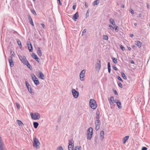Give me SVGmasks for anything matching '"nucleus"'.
Segmentation results:
<instances>
[{"label": "nucleus", "mask_w": 150, "mask_h": 150, "mask_svg": "<svg viewBox=\"0 0 150 150\" xmlns=\"http://www.w3.org/2000/svg\"><path fill=\"white\" fill-rule=\"evenodd\" d=\"M87 138L88 140H90L92 138L93 133V128L92 127L89 128L87 130Z\"/></svg>", "instance_id": "1"}, {"label": "nucleus", "mask_w": 150, "mask_h": 150, "mask_svg": "<svg viewBox=\"0 0 150 150\" xmlns=\"http://www.w3.org/2000/svg\"><path fill=\"white\" fill-rule=\"evenodd\" d=\"M89 104L91 108L93 109H96L97 107L96 103L95 100L93 99L90 100Z\"/></svg>", "instance_id": "2"}, {"label": "nucleus", "mask_w": 150, "mask_h": 150, "mask_svg": "<svg viewBox=\"0 0 150 150\" xmlns=\"http://www.w3.org/2000/svg\"><path fill=\"white\" fill-rule=\"evenodd\" d=\"M31 118L35 120L39 119L40 117V115L39 113H30Z\"/></svg>", "instance_id": "3"}, {"label": "nucleus", "mask_w": 150, "mask_h": 150, "mask_svg": "<svg viewBox=\"0 0 150 150\" xmlns=\"http://www.w3.org/2000/svg\"><path fill=\"white\" fill-rule=\"evenodd\" d=\"M40 145V142L39 140L36 138H35L33 139V146L36 147L37 148H39Z\"/></svg>", "instance_id": "4"}, {"label": "nucleus", "mask_w": 150, "mask_h": 150, "mask_svg": "<svg viewBox=\"0 0 150 150\" xmlns=\"http://www.w3.org/2000/svg\"><path fill=\"white\" fill-rule=\"evenodd\" d=\"M95 67L97 69H98V71H99L101 68V61L99 59H98L97 60L96 63L95 64Z\"/></svg>", "instance_id": "5"}, {"label": "nucleus", "mask_w": 150, "mask_h": 150, "mask_svg": "<svg viewBox=\"0 0 150 150\" xmlns=\"http://www.w3.org/2000/svg\"><path fill=\"white\" fill-rule=\"evenodd\" d=\"M72 93L73 97L75 98H77L79 95V93L76 91L75 89H73L72 90Z\"/></svg>", "instance_id": "6"}, {"label": "nucleus", "mask_w": 150, "mask_h": 150, "mask_svg": "<svg viewBox=\"0 0 150 150\" xmlns=\"http://www.w3.org/2000/svg\"><path fill=\"white\" fill-rule=\"evenodd\" d=\"M86 71L83 70L80 73V79L81 81H83L84 80V77L85 76L84 74L85 73Z\"/></svg>", "instance_id": "7"}, {"label": "nucleus", "mask_w": 150, "mask_h": 150, "mask_svg": "<svg viewBox=\"0 0 150 150\" xmlns=\"http://www.w3.org/2000/svg\"><path fill=\"white\" fill-rule=\"evenodd\" d=\"M96 130H98L99 129L100 127V120H96Z\"/></svg>", "instance_id": "8"}, {"label": "nucleus", "mask_w": 150, "mask_h": 150, "mask_svg": "<svg viewBox=\"0 0 150 150\" xmlns=\"http://www.w3.org/2000/svg\"><path fill=\"white\" fill-rule=\"evenodd\" d=\"M8 60L10 66L11 67H13L14 66V62L13 61L12 59V57H9L8 58Z\"/></svg>", "instance_id": "9"}, {"label": "nucleus", "mask_w": 150, "mask_h": 150, "mask_svg": "<svg viewBox=\"0 0 150 150\" xmlns=\"http://www.w3.org/2000/svg\"><path fill=\"white\" fill-rule=\"evenodd\" d=\"M79 17V13L78 12H76L72 18L73 19L74 21H76V20Z\"/></svg>", "instance_id": "10"}, {"label": "nucleus", "mask_w": 150, "mask_h": 150, "mask_svg": "<svg viewBox=\"0 0 150 150\" xmlns=\"http://www.w3.org/2000/svg\"><path fill=\"white\" fill-rule=\"evenodd\" d=\"M135 45H137L138 47L139 48L141 47L142 45V43L140 41L137 40L135 41Z\"/></svg>", "instance_id": "11"}, {"label": "nucleus", "mask_w": 150, "mask_h": 150, "mask_svg": "<svg viewBox=\"0 0 150 150\" xmlns=\"http://www.w3.org/2000/svg\"><path fill=\"white\" fill-rule=\"evenodd\" d=\"M28 18L30 23L32 25L34 26V24L33 22L32 18H31V16L30 15H29L28 16Z\"/></svg>", "instance_id": "12"}, {"label": "nucleus", "mask_w": 150, "mask_h": 150, "mask_svg": "<svg viewBox=\"0 0 150 150\" xmlns=\"http://www.w3.org/2000/svg\"><path fill=\"white\" fill-rule=\"evenodd\" d=\"M100 137L101 140H102L104 138V133L103 130H102L100 132Z\"/></svg>", "instance_id": "13"}, {"label": "nucleus", "mask_w": 150, "mask_h": 150, "mask_svg": "<svg viewBox=\"0 0 150 150\" xmlns=\"http://www.w3.org/2000/svg\"><path fill=\"white\" fill-rule=\"evenodd\" d=\"M21 61L24 64H25L28 61L26 59L25 57L24 56L23 57V59Z\"/></svg>", "instance_id": "14"}, {"label": "nucleus", "mask_w": 150, "mask_h": 150, "mask_svg": "<svg viewBox=\"0 0 150 150\" xmlns=\"http://www.w3.org/2000/svg\"><path fill=\"white\" fill-rule=\"evenodd\" d=\"M115 102L116 103L117 106L118 107V108L120 109H121L122 108V106H121V102L118 100H117V101H115Z\"/></svg>", "instance_id": "15"}, {"label": "nucleus", "mask_w": 150, "mask_h": 150, "mask_svg": "<svg viewBox=\"0 0 150 150\" xmlns=\"http://www.w3.org/2000/svg\"><path fill=\"white\" fill-rule=\"evenodd\" d=\"M0 150H4V147L3 146V142L1 137H0Z\"/></svg>", "instance_id": "16"}, {"label": "nucleus", "mask_w": 150, "mask_h": 150, "mask_svg": "<svg viewBox=\"0 0 150 150\" xmlns=\"http://www.w3.org/2000/svg\"><path fill=\"white\" fill-rule=\"evenodd\" d=\"M69 146H74V142L72 139L69 140Z\"/></svg>", "instance_id": "17"}, {"label": "nucleus", "mask_w": 150, "mask_h": 150, "mask_svg": "<svg viewBox=\"0 0 150 150\" xmlns=\"http://www.w3.org/2000/svg\"><path fill=\"white\" fill-rule=\"evenodd\" d=\"M39 74L40 75L39 77L42 79H45V78L43 74L40 71H39Z\"/></svg>", "instance_id": "18"}, {"label": "nucleus", "mask_w": 150, "mask_h": 150, "mask_svg": "<svg viewBox=\"0 0 150 150\" xmlns=\"http://www.w3.org/2000/svg\"><path fill=\"white\" fill-rule=\"evenodd\" d=\"M129 136H126L123 138V143L124 144L126 142L127 140L129 138Z\"/></svg>", "instance_id": "19"}, {"label": "nucleus", "mask_w": 150, "mask_h": 150, "mask_svg": "<svg viewBox=\"0 0 150 150\" xmlns=\"http://www.w3.org/2000/svg\"><path fill=\"white\" fill-rule=\"evenodd\" d=\"M37 53L40 57H41L42 55V54L41 51L40 50V48L38 47L37 51Z\"/></svg>", "instance_id": "20"}, {"label": "nucleus", "mask_w": 150, "mask_h": 150, "mask_svg": "<svg viewBox=\"0 0 150 150\" xmlns=\"http://www.w3.org/2000/svg\"><path fill=\"white\" fill-rule=\"evenodd\" d=\"M34 127L35 129H36L39 125V123L37 122H34L33 123Z\"/></svg>", "instance_id": "21"}, {"label": "nucleus", "mask_w": 150, "mask_h": 150, "mask_svg": "<svg viewBox=\"0 0 150 150\" xmlns=\"http://www.w3.org/2000/svg\"><path fill=\"white\" fill-rule=\"evenodd\" d=\"M30 45L31 46L30 49V47L29 46V44L28 43H27V45L28 47V49L30 52H32L33 51V47L31 44L30 43Z\"/></svg>", "instance_id": "22"}, {"label": "nucleus", "mask_w": 150, "mask_h": 150, "mask_svg": "<svg viewBox=\"0 0 150 150\" xmlns=\"http://www.w3.org/2000/svg\"><path fill=\"white\" fill-rule=\"evenodd\" d=\"M110 21L111 24L113 26L115 25V23L113 19L110 18Z\"/></svg>", "instance_id": "23"}, {"label": "nucleus", "mask_w": 150, "mask_h": 150, "mask_svg": "<svg viewBox=\"0 0 150 150\" xmlns=\"http://www.w3.org/2000/svg\"><path fill=\"white\" fill-rule=\"evenodd\" d=\"M34 82L35 84L36 85H38L40 84L39 81L37 78V79H35V80H34Z\"/></svg>", "instance_id": "24"}, {"label": "nucleus", "mask_w": 150, "mask_h": 150, "mask_svg": "<svg viewBox=\"0 0 150 150\" xmlns=\"http://www.w3.org/2000/svg\"><path fill=\"white\" fill-rule=\"evenodd\" d=\"M112 59L113 61V62L115 64H117V63L118 62L116 58L112 57Z\"/></svg>", "instance_id": "25"}, {"label": "nucleus", "mask_w": 150, "mask_h": 150, "mask_svg": "<svg viewBox=\"0 0 150 150\" xmlns=\"http://www.w3.org/2000/svg\"><path fill=\"white\" fill-rule=\"evenodd\" d=\"M121 74L122 77L124 79L126 80L127 79V78L124 73L123 72H121Z\"/></svg>", "instance_id": "26"}, {"label": "nucleus", "mask_w": 150, "mask_h": 150, "mask_svg": "<svg viewBox=\"0 0 150 150\" xmlns=\"http://www.w3.org/2000/svg\"><path fill=\"white\" fill-rule=\"evenodd\" d=\"M25 65H26L27 67L30 69H32V67L31 66V65L28 62H27V63L25 64Z\"/></svg>", "instance_id": "27"}, {"label": "nucleus", "mask_w": 150, "mask_h": 150, "mask_svg": "<svg viewBox=\"0 0 150 150\" xmlns=\"http://www.w3.org/2000/svg\"><path fill=\"white\" fill-rule=\"evenodd\" d=\"M100 3V0H96L93 2V5L94 6L95 5H97L99 4Z\"/></svg>", "instance_id": "28"}, {"label": "nucleus", "mask_w": 150, "mask_h": 150, "mask_svg": "<svg viewBox=\"0 0 150 150\" xmlns=\"http://www.w3.org/2000/svg\"><path fill=\"white\" fill-rule=\"evenodd\" d=\"M16 121L17 123L20 126L22 125H23V124L22 123V122L20 120H17Z\"/></svg>", "instance_id": "29"}, {"label": "nucleus", "mask_w": 150, "mask_h": 150, "mask_svg": "<svg viewBox=\"0 0 150 150\" xmlns=\"http://www.w3.org/2000/svg\"><path fill=\"white\" fill-rule=\"evenodd\" d=\"M99 115H100V113H96V120H99Z\"/></svg>", "instance_id": "30"}, {"label": "nucleus", "mask_w": 150, "mask_h": 150, "mask_svg": "<svg viewBox=\"0 0 150 150\" xmlns=\"http://www.w3.org/2000/svg\"><path fill=\"white\" fill-rule=\"evenodd\" d=\"M81 149V146H77L75 147L74 150H80Z\"/></svg>", "instance_id": "31"}, {"label": "nucleus", "mask_w": 150, "mask_h": 150, "mask_svg": "<svg viewBox=\"0 0 150 150\" xmlns=\"http://www.w3.org/2000/svg\"><path fill=\"white\" fill-rule=\"evenodd\" d=\"M31 56L32 57L35 59L37 58V55L34 53H32Z\"/></svg>", "instance_id": "32"}, {"label": "nucleus", "mask_w": 150, "mask_h": 150, "mask_svg": "<svg viewBox=\"0 0 150 150\" xmlns=\"http://www.w3.org/2000/svg\"><path fill=\"white\" fill-rule=\"evenodd\" d=\"M103 39L104 40H108V37L107 35H104L103 37Z\"/></svg>", "instance_id": "33"}, {"label": "nucleus", "mask_w": 150, "mask_h": 150, "mask_svg": "<svg viewBox=\"0 0 150 150\" xmlns=\"http://www.w3.org/2000/svg\"><path fill=\"white\" fill-rule=\"evenodd\" d=\"M10 54L11 56L10 57H12L15 55V53L13 51H11Z\"/></svg>", "instance_id": "34"}, {"label": "nucleus", "mask_w": 150, "mask_h": 150, "mask_svg": "<svg viewBox=\"0 0 150 150\" xmlns=\"http://www.w3.org/2000/svg\"><path fill=\"white\" fill-rule=\"evenodd\" d=\"M25 83L26 85L27 88H29V87H30V86L27 81H25Z\"/></svg>", "instance_id": "35"}, {"label": "nucleus", "mask_w": 150, "mask_h": 150, "mask_svg": "<svg viewBox=\"0 0 150 150\" xmlns=\"http://www.w3.org/2000/svg\"><path fill=\"white\" fill-rule=\"evenodd\" d=\"M74 146H68L69 150H73Z\"/></svg>", "instance_id": "36"}, {"label": "nucleus", "mask_w": 150, "mask_h": 150, "mask_svg": "<svg viewBox=\"0 0 150 150\" xmlns=\"http://www.w3.org/2000/svg\"><path fill=\"white\" fill-rule=\"evenodd\" d=\"M16 41H17V43L18 44V45H19V46L20 45H22L21 42L19 39H17Z\"/></svg>", "instance_id": "37"}, {"label": "nucleus", "mask_w": 150, "mask_h": 150, "mask_svg": "<svg viewBox=\"0 0 150 150\" xmlns=\"http://www.w3.org/2000/svg\"><path fill=\"white\" fill-rule=\"evenodd\" d=\"M28 91H29V92L31 93H33L32 92V89L31 88V86H30V87H29V88H28Z\"/></svg>", "instance_id": "38"}, {"label": "nucleus", "mask_w": 150, "mask_h": 150, "mask_svg": "<svg viewBox=\"0 0 150 150\" xmlns=\"http://www.w3.org/2000/svg\"><path fill=\"white\" fill-rule=\"evenodd\" d=\"M129 12H130L132 14H134V10L132 8H130L129 9Z\"/></svg>", "instance_id": "39"}, {"label": "nucleus", "mask_w": 150, "mask_h": 150, "mask_svg": "<svg viewBox=\"0 0 150 150\" xmlns=\"http://www.w3.org/2000/svg\"><path fill=\"white\" fill-rule=\"evenodd\" d=\"M120 48L123 51H124L125 50V47H124L122 45H120Z\"/></svg>", "instance_id": "40"}, {"label": "nucleus", "mask_w": 150, "mask_h": 150, "mask_svg": "<svg viewBox=\"0 0 150 150\" xmlns=\"http://www.w3.org/2000/svg\"><path fill=\"white\" fill-rule=\"evenodd\" d=\"M114 26V28H115V31L116 32H117L118 31V27L116 25H115Z\"/></svg>", "instance_id": "41"}, {"label": "nucleus", "mask_w": 150, "mask_h": 150, "mask_svg": "<svg viewBox=\"0 0 150 150\" xmlns=\"http://www.w3.org/2000/svg\"><path fill=\"white\" fill-rule=\"evenodd\" d=\"M31 11L34 15H37V13L34 9L31 10Z\"/></svg>", "instance_id": "42"}, {"label": "nucleus", "mask_w": 150, "mask_h": 150, "mask_svg": "<svg viewBox=\"0 0 150 150\" xmlns=\"http://www.w3.org/2000/svg\"><path fill=\"white\" fill-rule=\"evenodd\" d=\"M109 27L112 30H113L114 28L112 25H109Z\"/></svg>", "instance_id": "43"}, {"label": "nucleus", "mask_w": 150, "mask_h": 150, "mask_svg": "<svg viewBox=\"0 0 150 150\" xmlns=\"http://www.w3.org/2000/svg\"><path fill=\"white\" fill-rule=\"evenodd\" d=\"M118 84L119 85V86L121 88H122V84L120 82H118Z\"/></svg>", "instance_id": "44"}, {"label": "nucleus", "mask_w": 150, "mask_h": 150, "mask_svg": "<svg viewBox=\"0 0 150 150\" xmlns=\"http://www.w3.org/2000/svg\"><path fill=\"white\" fill-rule=\"evenodd\" d=\"M117 78L119 80L121 81L122 82L123 81V80L120 76H118L117 77Z\"/></svg>", "instance_id": "45"}, {"label": "nucleus", "mask_w": 150, "mask_h": 150, "mask_svg": "<svg viewBox=\"0 0 150 150\" xmlns=\"http://www.w3.org/2000/svg\"><path fill=\"white\" fill-rule=\"evenodd\" d=\"M18 56L20 60L21 61H22V59H23V57L20 55H18Z\"/></svg>", "instance_id": "46"}, {"label": "nucleus", "mask_w": 150, "mask_h": 150, "mask_svg": "<svg viewBox=\"0 0 150 150\" xmlns=\"http://www.w3.org/2000/svg\"><path fill=\"white\" fill-rule=\"evenodd\" d=\"M57 150H63L62 147L61 146L59 147L57 149Z\"/></svg>", "instance_id": "47"}, {"label": "nucleus", "mask_w": 150, "mask_h": 150, "mask_svg": "<svg viewBox=\"0 0 150 150\" xmlns=\"http://www.w3.org/2000/svg\"><path fill=\"white\" fill-rule=\"evenodd\" d=\"M112 68L115 70L117 71V70H118V69H117V68L115 66H112Z\"/></svg>", "instance_id": "48"}, {"label": "nucleus", "mask_w": 150, "mask_h": 150, "mask_svg": "<svg viewBox=\"0 0 150 150\" xmlns=\"http://www.w3.org/2000/svg\"><path fill=\"white\" fill-rule=\"evenodd\" d=\"M16 105L18 109H19L20 108V105L18 103H16Z\"/></svg>", "instance_id": "49"}, {"label": "nucleus", "mask_w": 150, "mask_h": 150, "mask_svg": "<svg viewBox=\"0 0 150 150\" xmlns=\"http://www.w3.org/2000/svg\"><path fill=\"white\" fill-rule=\"evenodd\" d=\"M113 92L116 95H118V93L116 90L113 89Z\"/></svg>", "instance_id": "50"}, {"label": "nucleus", "mask_w": 150, "mask_h": 150, "mask_svg": "<svg viewBox=\"0 0 150 150\" xmlns=\"http://www.w3.org/2000/svg\"><path fill=\"white\" fill-rule=\"evenodd\" d=\"M37 79V78L35 76V75H34V76H32V79L33 80V81H34V80H35V79Z\"/></svg>", "instance_id": "51"}, {"label": "nucleus", "mask_w": 150, "mask_h": 150, "mask_svg": "<svg viewBox=\"0 0 150 150\" xmlns=\"http://www.w3.org/2000/svg\"><path fill=\"white\" fill-rule=\"evenodd\" d=\"M147 148L144 146L143 147L142 149V150H147Z\"/></svg>", "instance_id": "52"}, {"label": "nucleus", "mask_w": 150, "mask_h": 150, "mask_svg": "<svg viewBox=\"0 0 150 150\" xmlns=\"http://www.w3.org/2000/svg\"><path fill=\"white\" fill-rule=\"evenodd\" d=\"M86 32V29H84L83 30L82 32V35H84V34Z\"/></svg>", "instance_id": "53"}, {"label": "nucleus", "mask_w": 150, "mask_h": 150, "mask_svg": "<svg viewBox=\"0 0 150 150\" xmlns=\"http://www.w3.org/2000/svg\"><path fill=\"white\" fill-rule=\"evenodd\" d=\"M97 139H98V136H96L95 137V142H97Z\"/></svg>", "instance_id": "54"}, {"label": "nucleus", "mask_w": 150, "mask_h": 150, "mask_svg": "<svg viewBox=\"0 0 150 150\" xmlns=\"http://www.w3.org/2000/svg\"><path fill=\"white\" fill-rule=\"evenodd\" d=\"M110 62H109L108 64V68H110Z\"/></svg>", "instance_id": "55"}, {"label": "nucleus", "mask_w": 150, "mask_h": 150, "mask_svg": "<svg viewBox=\"0 0 150 150\" xmlns=\"http://www.w3.org/2000/svg\"><path fill=\"white\" fill-rule=\"evenodd\" d=\"M35 59L39 63V60L40 59L37 57V58Z\"/></svg>", "instance_id": "56"}, {"label": "nucleus", "mask_w": 150, "mask_h": 150, "mask_svg": "<svg viewBox=\"0 0 150 150\" xmlns=\"http://www.w3.org/2000/svg\"><path fill=\"white\" fill-rule=\"evenodd\" d=\"M41 25L45 29V25L43 23L41 24Z\"/></svg>", "instance_id": "57"}, {"label": "nucleus", "mask_w": 150, "mask_h": 150, "mask_svg": "<svg viewBox=\"0 0 150 150\" xmlns=\"http://www.w3.org/2000/svg\"><path fill=\"white\" fill-rule=\"evenodd\" d=\"M114 97L113 96H111L110 98V101H112V99H113Z\"/></svg>", "instance_id": "58"}, {"label": "nucleus", "mask_w": 150, "mask_h": 150, "mask_svg": "<svg viewBox=\"0 0 150 150\" xmlns=\"http://www.w3.org/2000/svg\"><path fill=\"white\" fill-rule=\"evenodd\" d=\"M109 103L110 105H112L114 103L113 102H112V101H111L109 100Z\"/></svg>", "instance_id": "59"}, {"label": "nucleus", "mask_w": 150, "mask_h": 150, "mask_svg": "<svg viewBox=\"0 0 150 150\" xmlns=\"http://www.w3.org/2000/svg\"><path fill=\"white\" fill-rule=\"evenodd\" d=\"M85 5L86 7V8H88V3L87 2H85Z\"/></svg>", "instance_id": "60"}, {"label": "nucleus", "mask_w": 150, "mask_h": 150, "mask_svg": "<svg viewBox=\"0 0 150 150\" xmlns=\"http://www.w3.org/2000/svg\"><path fill=\"white\" fill-rule=\"evenodd\" d=\"M88 11L89 9L87 11L86 13V16H88Z\"/></svg>", "instance_id": "61"}, {"label": "nucleus", "mask_w": 150, "mask_h": 150, "mask_svg": "<svg viewBox=\"0 0 150 150\" xmlns=\"http://www.w3.org/2000/svg\"><path fill=\"white\" fill-rule=\"evenodd\" d=\"M108 72L109 73H110L111 72V68H108Z\"/></svg>", "instance_id": "62"}, {"label": "nucleus", "mask_w": 150, "mask_h": 150, "mask_svg": "<svg viewBox=\"0 0 150 150\" xmlns=\"http://www.w3.org/2000/svg\"><path fill=\"white\" fill-rule=\"evenodd\" d=\"M73 8L74 10H75L76 9V6L74 5L73 6Z\"/></svg>", "instance_id": "63"}, {"label": "nucleus", "mask_w": 150, "mask_h": 150, "mask_svg": "<svg viewBox=\"0 0 150 150\" xmlns=\"http://www.w3.org/2000/svg\"><path fill=\"white\" fill-rule=\"evenodd\" d=\"M130 62L131 64H134V61L133 60H131Z\"/></svg>", "instance_id": "64"}]
</instances>
